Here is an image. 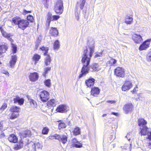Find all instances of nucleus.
Wrapping results in <instances>:
<instances>
[{
  "label": "nucleus",
  "mask_w": 151,
  "mask_h": 151,
  "mask_svg": "<svg viewBox=\"0 0 151 151\" xmlns=\"http://www.w3.org/2000/svg\"><path fill=\"white\" fill-rule=\"evenodd\" d=\"M106 102L107 103H110L111 104H113L115 103H116V102L114 100H112V101L108 100L106 101Z\"/></svg>",
  "instance_id": "obj_54"
},
{
  "label": "nucleus",
  "mask_w": 151,
  "mask_h": 151,
  "mask_svg": "<svg viewBox=\"0 0 151 151\" xmlns=\"http://www.w3.org/2000/svg\"><path fill=\"white\" fill-rule=\"evenodd\" d=\"M19 114L18 113L12 112L10 116V118L12 119H13L17 118L19 116Z\"/></svg>",
  "instance_id": "obj_32"
},
{
  "label": "nucleus",
  "mask_w": 151,
  "mask_h": 151,
  "mask_svg": "<svg viewBox=\"0 0 151 151\" xmlns=\"http://www.w3.org/2000/svg\"><path fill=\"white\" fill-rule=\"evenodd\" d=\"M106 114H103L102 115V117H104V116H106Z\"/></svg>",
  "instance_id": "obj_61"
},
{
  "label": "nucleus",
  "mask_w": 151,
  "mask_h": 151,
  "mask_svg": "<svg viewBox=\"0 0 151 151\" xmlns=\"http://www.w3.org/2000/svg\"><path fill=\"white\" fill-rule=\"evenodd\" d=\"M49 131V129L47 127H44L43 128L42 131V134H47Z\"/></svg>",
  "instance_id": "obj_35"
},
{
  "label": "nucleus",
  "mask_w": 151,
  "mask_h": 151,
  "mask_svg": "<svg viewBox=\"0 0 151 151\" xmlns=\"http://www.w3.org/2000/svg\"><path fill=\"white\" fill-rule=\"evenodd\" d=\"M12 22L17 25L19 28L23 30L28 27L29 25V22L27 20L22 19L18 17H13L12 19Z\"/></svg>",
  "instance_id": "obj_2"
},
{
  "label": "nucleus",
  "mask_w": 151,
  "mask_h": 151,
  "mask_svg": "<svg viewBox=\"0 0 151 151\" xmlns=\"http://www.w3.org/2000/svg\"><path fill=\"white\" fill-rule=\"evenodd\" d=\"M41 40L38 39L35 42V49L37 50L38 47L39 46L40 44Z\"/></svg>",
  "instance_id": "obj_43"
},
{
  "label": "nucleus",
  "mask_w": 151,
  "mask_h": 151,
  "mask_svg": "<svg viewBox=\"0 0 151 151\" xmlns=\"http://www.w3.org/2000/svg\"><path fill=\"white\" fill-rule=\"evenodd\" d=\"M72 145L73 147L76 148H81L82 147V144L79 142L76 144L75 143L73 145Z\"/></svg>",
  "instance_id": "obj_36"
},
{
  "label": "nucleus",
  "mask_w": 151,
  "mask_h": 151,
  "mask_svg": "<svg viewBox=\"0 0 151 151\" xmlns=\"http://www.w3.org/2000/svg\"><path fill=\"white\" fill-rule=\"evenodd\" d=\"M44 84L45 85L48 87H50V86L51 83L50 80L49 79L45 80L44 81Z\"/></svg>",
  "instance_id": "obj_39"
},
{
  "label": "nucleus",
  "mask_w": 151,
  "mask_h": 151,
  "mask_svg": "<svg viewBox=\"0 0 151 151\" xmlns=\"http://www.w3.org/2000/svg\"><path fill=\"white\" fill-rule=\"evenodd\" d=\"M151 39H147L141 44L139 46V49L140 51L146 50L149 47Z\"/></svg>",
  "instance_id": "obj_9"
},
{
  "label": "nucleus",
  "mask_w": 151,
  "mask_h": 151,
  "mask_svg": "<svg viewBox=\"0 0 151 151\" xmlns=\"http://www.w3.org/2000/svg\"><path fill=\"white\" fill-rule=\"evenodd\" d=\"M38 74L36 72L31 73L29 76L30 80L32 81H35L38 80Z\"/></svg>",
  "instance_id": "obj_14"
},
{
  "label": "nucleus",
  "mask_w": 151,
  "mask_h": 151,
  "mask_svg": "<svg viewBox=\"0 0 151 151\" xmlns=\"http://www.w3.org/2000/svg\"><path fill=\"white\" fill-rule=\"evenodd\" d=\"M139 134L141 136L147 135L146 138L150 140L149 142L147 143V148L151 149V130L147 126L141 127L140 128Z\"/></svg>",
  "instance_id": "obj_3"
},
{
  "label": "nucleus",
  "mask_w": 151,
  "mask_h": 151,
  "mask_svg": "<svg viewBox=\"0 0 151 151\" xmlns=\"http://www.w3.org/2000/svg\"><path fill=\"white\" fill-rule=\"evenodd\" d=\"M137 88H138V87L137 86H136V87H134L132 91L133 93H134L136 92V91L137 90Z\"/></svg>",
  "instance_id": "obj_55"
},
{
  "label": "nucleus",
  "mask_w": 151,
  "mask_h": 151,
  "mask_svg": "<svg viewBox=\"0 0 151 151\" xmlns=\"http://www.w3.org/2000/svg\"><path fill=\"white\" fill-rule=\"evenodd\" d=\"M23 146V143L22 142H19L15 145L14 149L16 150H17L22 148Z\"/></svg>",
  "instance_id": "obj_29"
},
{
  "label": "nucleus",
  "mask_w": 151,
  "mask_h": 151,
  "mask_svg": "<svg viewBox=\"0 0 151 151\" xmlns=\"http://www.w3.org/2000/svg\"><path fill=\"white\" fill-rule=\"evenodd\" d=\"M40 49H41L42 50L44 51H45L44 53V55H47L48 52V51L49 50L48 48L47 47L42 46L41 47H40Z\"/></svg>",
  "instance_id": "obj_33"
},
{
  "label": "nucleus",
  "mask_w": 151,
  "mask_h": 151,
  "mask_svg": "<svg viewBox=\"0 0 151 151\" xmlns=\"http://www.w3.org/2000/svg\"><path fill=\"white\" fill-rule=\"evenodd\" d=\"M39 96L41 101L44 102L47 101L50 98L49 92L45 90L41 92Z\"/></svg>",
  "instance_id": "obj_5"
},
{
  "label": "nucleus",
  "mask_w": 151,
  "mask_h": 151,
  "mask_svg": "<svg viewBox=\"0 0 151 151\" xmlns=\"http://www.w3.org/2000/svg\"><path fill=\"white\" fill-rule=\"evenodd\" d=\"M17 60V56L16 55H12L9 62V67L11 68H14Z\"/></svg>",
  "instance_id": "obj_10"
},
{
  "label": "nucleus",
  "mask_w": 151,
  "mask_h": 151,
  "mask_svg": "<svg viewBox=\"0 0 151 151\" xmlns=\"http://www.w3.org/2000/svg\"><path fill=\"white\" fill-rule=\"evenodd\" d=\"M114 74L117 77L123 78L125 76V71L124 68L117 67L114 70Z\"/></svg>",
  "instance_id": "obj_6"
},
{
  "label": "nucleus",
  "mask_w": 151,
  "mask_h": 151,
  "mask_svg": "<svg viewBox=\"0 0 151 151\" xmlns=\"http://www.w3.org/2000/svg\"><path fill=\"white\" fill-rule=\"evenodd\" d=\"M60 44L59 41L58 40H57L54 42L53 44V48L54 49L58 50L60 48Z\"/></svg>",
  "instance_id": "obj_27"
},
{
  "label": "nucleus",
  "mask_w": 151,
  "mask_h": 151,
  "mask_svg": "<svg viewBox=\"0 0 151 151\" xmlns=\"http://www.w3.org/2000/svg\"><path fill=\"white\" fill-rule=\"evenodd\" d=\"M60 17L58 15H53L52 17V21L56 20L58 19Z\"/></svg>",
  "instance_id": "obj_47"
},
{
  "label": "nucleus",
  "mask_w": 151,
  "mask_h": 151,
  "mask_svg": "<svg viewBox=\"0 0 151 151\" xmlns=\"http://www.w3.org/2000/svg\"><path fill=\"white\" fill-rule=\"evenodd\" d=\"M138 125L140 127V128L141 127H146V124H147V122L146 120L142 118H139L138 121Z\"/></svg>",
  "instance_id": "obj_20"
},
{
  "label": "nucleus",
  "mask_w": 151,
  "mask_h": 151,
  "mask_svg": "<svg viewBox=\"0 0 151 151\" xmlns=\"http://www.w3.org/2000/svg\"><path fill=\"white\" fill-rule=\"evenodd\" d=\"M109 62L111 64V65H114L116 63V60L114 58H111L109 61Z\"/></svg>",
  "instance_id": "obj_48"
},
{
  "label": "nucleus",
  "mask_w": 151,
  "mask_h": 151,
  "mask_svg": "<svg viewBox=\"0 0 151 151\" xmlns=\"http://www.w3.org/2000/svg\"><path fill=\"white\" fill-rule=\"evenodd\" d=\"M126 19L127 20H129L131 21H132L133 18L132 17L129 16H127L126 17Z\"/></svg>",
  "instance_id": "obj_52"
},
{
  "label": "nucleus",
  "mask_w": 151,
  "mask_h": 151,
  "mask_svg": "<svg viewBox=\"0 0 151 151\" xmlns=\"http://www.w3.org/2000/svg\"><path fill=\"white\" fill-rule=\"evenodd\" d=\"M133 106L131 104H128L124 105L123 109L124 112L127 114L131 112L133 109Z\"/></svg>",
  "instance_id": "obj_12"
},
{
  "label": "nucleus",
  "mask_w": 151,
  "mask_h": 151,
  "mask_svg": "<svg viewBox=\"0 0 151 151\" xmlns=\"http://www.w3.org/2000/svg\"><path fill=\"white\" fill-rule=\"evenodd\" d=\"M55 137L57 139L62 142L63 144H65L68 140V135L66 133H65L62 135H56Z\"/></svg>",
  "instance_id": "obj_8"
},
{
  "label": "nucleus",
  "mask_w": 151,
  "mask_h": 151,
  "mask_svg": "<svg viewBox=\"0 0 151 151\" xmlns=\"http://www.w3.org/2000/svg\"><path fill=\"white\" fill-rule=\"evenodd\" d=\"M63 2L61 0L57 1L54 6L55 12L60 14H62L63 11Z\"/></svg>",
  "instance_id": "obj_4"
},
{
  "label": "nucleus",
  "mask_w": 151,
  "mask_h": 151,
  "mask_svg": "<svg viewBox=\"0 0 151 151\" xmlns=\"http://www.w3.org/2000/svg\"><path fill=\"white\" fill-rule=\"evenodd\" d=\"M9 141L11 142L16 143L18 141V138L14 134H10L8 138Z\"/></svg>",
  "instance_id": "obj_19"
},
{
  "label": "nucleus",
  "mask_w": 151,
  "mask_h": 151,
  "mask_svg": "<svg viewBox=\"0 0 151 151\" xmlns=\"http://www.w3.org/2000/svg\"><path fill=\"white\" fill-rule=\"evenodd\" d=\"M51 61L50 56L49 55H47L45 58V65L47 66L50 65Z\"/></svg>",
  "instance_id": "obj_26"
},
{
  "label": "nucleus",
  "mask_w": 151,
  "mask_h": 151,
  "mask_svg": "<svg viewBox=\"0 0 151 151\" xmlns=\"http://www.w3.org/2000/svg\"><path fill=\"white\" fill-rule=\"evenodd\" d=\"M132 86V82L129 80H126L122 87V91H127L129 90Z\"/></svg>",
  "instance_id": "obj_7"
},
{
  "label": "nucleus",
  "mask_w": 151,
  "mask_h": 151,
  "mask_svg": "<svg viewBox=\"0 0 151 151\" xmlns=\"http://www.w3.org/2000/svg\"><path fill=\"white\" fill-rule=\"evenodd\" d=\"M86 10H83V13L85 15V14H86Z\"/></svg>",
  "instance_id": "obj_60"
},
{
  "label": "nucleus",
  "mask_w": 151,
  "mask_h": 151,
  "mask_svg": "<svg viewBox=\"0 0 151 151\" xmlns=\"http://www.w3.org/2000/svg\"><path fill=\"white\" fill-rule=\"evenodd\" d=\"M102 56V52H96L95 55L94 56V58H96L98 57H101Z\"/></svg>",
  "instance_id": "obj_46"
},
{
  "label": "nucleus",
  "mask_w": 151,
  "mask_h": 151,
  "mask_svg": "<svg viewBox=\"0 0 151 151\" xmlns=\"http://www.w3.org/2000/svg\"><path fill=\"white\" fill-rule=\"evenodd\" d=\"M2 64V63L0 61V65Z\"/></svg>",
  "instance_id": "obj_62"
},
{
  "label": "nucleus",
  "mask_w": 151,
  "mask_h": 151,
  "mask_svg": "<svg viewBox=\"0 0 151 151\" xmlns=\"http://www.w3.org/2000/svg\"><path fill=\"white\" fill-rule=\"evenodd\" d=\"M2 122H0V129H2Z\"/></svg>",
  "instance_id": "obj_58"
},
{
  "label": "nucleus",
  "mask_w": 151,
  "mask_h": 151,
  "mask_svg": "<svg viewBox=\"0 0 151 151\" xmlns=\"http://www.w3.org/2000/svg\"><path fill=\"white\" fill-rule=\"evenodd\" d=\"M111 114H114L115 115H116L117 114V113L112 112L111 113Z\"/></svg>",
  "instance_id": "obj_59"
},
{
  "label": "nucleus",
  "mask_w": 151,
  "mask_h": 151,
  "mask_svg": "<svg viewBox=\"0 0 151 151\" xmlns=\"http://www.w3.org/2000/svg\"><path fill=\"white\" fill-rule=\"evenodd\" d=\"M128 140L129 141V140H130V139H128Z\"/></svg>",
  "instance_id": "obj_63"
},
{
  "label": "nucleus",
  "mask_w": 151,
  "mask_h": 151,
  "mask_svg": "<svg viewBox=\"0 0 151 151\" xmlns=\"http://www.w3.org/2000/svg\"><path fill=\"white\" fill-rule=\"evenodd\" d=\"M80 129L78 127H76L73 131L74 135H76L80 134Z\"/></svg>",
  "instance_id": "obj_34"
},
{
  "label": "nucleus",
  "mask_w": 151,
  "mask_h": 151,
  "mask_svg": "<svg viewBox=\"0 0 151 151\" xmlns=\"http://www.w3.org/2000/svg\"><path fill=\"white\" fill-rule=\"evenodd\" d=\"M132 21H131L129 20H127L126 19V21H125V23H126L127 24H131L132 23Z\"/></svg>",
  "instance_id": "obj_53"
},
{
  "label": "nucleus",
  "mask_w": 151,
  "mask_h": 151,
  "mask_svg": "<svg viewBox=\"0 0 151 151\" xmlns=\"http://www.w3.org/2000/svg\"><path fill=\"white\" fill-rule=\"evenodd\" d=\"M51 70V67H47L44 68V72L43 73V75L44 76H45L48 73V71H50Z\"/></svg>",
  "instance_id": "obj_37"
},
{
  "label": "nucleus",
  "mask_w": 151,
  "mask_h": 151,
  "mask_svg": "<svg viewBox=\"0 0 151 151\" xmlns=\"http://www.w3.org/2000/svg\"><path fill=\"white\" fill-rule=\"evenodd\" d=\"M24 13L25 14H27L28 13H31V11H27L25 9H24L23 10Z\"/></svg>",
  "instance_id": "obj_56"
},
{
  "label": "nucleus",
  "mask_w": 151,
  "mask_h": 151,
  "mask_svg": "<svg viewBox=\"0 0 151 151\" xmlns=\"http://www.w3.org/2000/svg\"><path fill=\"white\" fill-rule=\"evenodd\" d=\"M75 16L76 17V19L78 20L79 19V15H78V13H77V14H76H76Z\"/></svg>",
  "instance_id": "obj_57"
},
{
  "label": "nucleus",
  "mask_w": 151,
  "mask_h": 151,
  "mask_svg": "<svg viewBox=\"0 0 151 151\" xmlns=\"http://www.w3.org/2000/svg\"><path fill=\"white\" fill-rule=\"evenodd\" d=\"M56 105L55 100L54 99H52L50 100V101L47 102V106L48 107H54Z\"/></svg>",
  "instance_id": "obj_24"
},
{
  "label": "nucleus",
  "mask_w": 151,
  "mask_h": 151,
  "mask_svg": "<svg viewBox=\"0 0 151 151\" xmlns=\"http://www.w3.org/2000/svg\"><path fill=\"white\" fill-rule=\"evenodd\" d=\"M72 141L73 143L72 145H73L75 143L76 144L78 142V141L77 140V139L76 138H73L72 139Z\"/></svg>",
  "instance_id": "obj_49"
},
{
  "label": "nucleus",
  "mask_w": 151,
  "mask_h": 151,
  "mask_svg": "<svg viewBox=\"0 0 151 151\" xmlns=\"http://www.w3.org/2000/svg\"><path fill=\"white\" fill-rule=\"evenodd\" d=\"M86 0H80L79 4L81 9H83L86 2Z\"/></svg>",
  "instance_id": "obj_31"
},
{
  "label": "nucleus",
  "mask_w": 151,
  "mask_h": 151,
  "mask_svg": "<svg viewBox=\"0 0 151 151\" xmlns=\"http://www.w3.org/2000/svg\"><path fill=\"white\" fill-rule=\"evenodd\" d=\"M20 108L18 106H13L9 109L10 111L12 112L18 113L20 111Z\"/></svg>",
  "instance_id": "obj_23"
},
{
  "label": "nucleus",
  "mask_w": 151,
  "mask_h": 151,
  "mask_svg": "<svg viewBox=\"0 0 151 151\" xmlns=\"http://www.w3.org/2000/svg\"><path fill=\"white\" fill-rule=\"evenodd\" d=\"M1 72L2 73L4 74H6V75L8 76H9V73L7 71H6L4 70H1Z\"/></svg>",
  "instance_id": "obj_50"
},
{
  "label": "nucleus",
  "mask_w": 151,
  "mask_h": 151,
  "mask_svg": "<svg viewBox=\"0 0 151 151\" xmlns=\"http://www.w3.org/2000/svg\"><path fill=\"white\" fill-rule=\"evenodd\" d=\"M50 34L54 37H57L58 34V30L56 28L51 27L50 30Z\"/></svg>",
  "instance_id": "obj_21"
},
{
  "label": "nucleus",
  "mask_w": 151,
  "mask_h": 151,
  "mask_svg": "<svg viewBox=\"0 0 151 151\" xmlns=\"http://www.w3.org/2000/svg\"><path fill=\"white\" fill-rule=\"evenodd\" d=\"M28 99L29 100L31 105L34 107H36L37 106V104L35 101L31 99L30 97H28Z\"/></svg>",
  "instance_id": "obj_30"
},
{
  "label": "nucleus",
  "mask_w": 151,
  "mask_h": 151,
  "mask_svg": "<svg viewBox=\"0 0 151 151\" xmlns=\"http://www.w3.org/2000/svg\"><path fill=\"white\" fill-rule=\"evenodd\" d=\"M35 150H36V149L37 148L38 149L39 148H42V144H40L39 142L37 143L36 144H35Z\"/></svg>",
  "instance_id": "obj_41"
},
{
  "label": "nucleus",
  "mask_w": 151,
  "mask_h": 151,
  "mask_svg": "<svg viewBox=\"0 0 151 151\" xmlns=\"http://www.w3.org/2000/svg\"><path fill=\"white\" fill-rule=\"evenodd\" d=\"M146 59L147 61H151V51L147 55Z\"/></svg>",
  "instance_id": "obj_44"
},
{
  "label": "nucleus",
  "mask_w": 151,
  "mask_h": 151,
  "mask_svg": "<svg viewBox=\"0 0 151 151\" xmlns=\"http://www.w3.org/2000/svg\"><path fill=\"white\" fill-rule=\"evenodd\" d=\"M66 106L64 105H60L57 107L56 110L57 112L64 113L67 111Z\"/></svg>",
  "instance_id": "obj_16"
},
{
  "label": "nucleus",
  "mask_w": 151,
  "mask_h": 151,
  "mask_svg": "<svg viewBox=\"0 0 151 151\" xmlns=\"http://www.w3.org/2000/svg\"><path fill=\"white\" fill-rule=\"evenodd\" d=\"M62 122L61 120H60L57 121L58 122H59L58 124V128L60 129L61 128H64L66 127L65 124Z\"/></svg>",
  "instance_id": "obj_28"
},
{
  "label": "nucleus",
  "mask_w": 151,
  "mask_h": 151,
  "mask_svg": "<svg viewBox=\"0 0 151 151\" xmlns=\"http://www.w3.org/2000/svg\"><path fill=\"white\" fill-rule=\"evenodd\" d=\"M47 15V18L46 23V26L47 29L48 28L51 21L52 19V14L50 13H49Z\"/></svg>",
  "instance_id": "obj_22"
},
{
  "label": "nucleus",
  "mask_w": 151,
  "mask_h": 151,
  "mask_svg": "<svg viewBox=\"0 0 151 151\" xmlns=\"http://www.w3.org/2000/svg\"><path fill=\"white\" fill-rule=\"evenodd\" d=\"M132 39L134 42L137 44H139L143 41L141 36L139 35L136 34H134L132 35Z\"/></svg>",
  "instance_id": "obj_11"
},
{
  "label": "nucleus",
  "mask_w": 151,
  "mask_h": 151,
  "mask_svg": "<svg viewBox=\"0 0 151 151\" xmlns=\"http://www.w3.org/2000/svg\"><path fill=\"white\" fill-rule=\"evenodd\" d=\"M95 80L93 78L91 77L86 81L85 83L88 87H91L94 84Z\"/></svg>",
  "instance_id": "obj_15"
},
{
  "label": "nucleus",
  "mask_w": 151,
  "mask_h": 151,
  "mask_svg": "<svg viewBox=\"0 0 151 151\" xmlns=\"http://www.w3.org/2000/svg\"><path fill=\"white\" fill-rule=\"evenodd\" d=\"M95 42L93 39L91 37L88 38L86 49H85L83 54L81 56V61L83 64L81 73L79 75V79L86 76L88 73L89 70L92 72L98 71L101 68L98 64L93 63L89 66L91 57L94 52Z\"/></svg>",
  "instance_id": "obj_1"
},
{
  "label": "nucleus",
  "mask_w": 151,
  "mask_h": 151,
  "mask_svg": "<svg viewBox=\"0 0 151 151\" xmlns=\"http://www.w3.org/2000/svg\"><path fill=\"white\" fill-rule=\"evenodd\" d=\"M58 135V134H55L53 135H52L50 137V139H57V138H56L55 137L56 136H55V135Z\"/></svg>",
  "instance_id": "obj_51"
},
{
  "label": "nucleus",
  "mask_w": 151,
  "mask_h": 151,
  "mask_svg": "<svg viewBox=\"0 0 151 151\" xmlns=\"http://www.w3.org/2000/svg\"><path fill=\"white\" fill-rule=\"evenodd\" d=\"M31 136V132L29 130H26L21 134V137L23 138L29 137Z\"/></svg>",
  "instance_id": "obj_25"
},
{
  "label": "nucleus",
  "mask_w": 151,
  "mask_h": 151,
  "mask_svg": "<svg viewBox=\"0 0 151 151\" xmlns=\"http://www.w3.org/2000/svg\"><path fill=\"white\" fill-rule=\"evenodd\" d=\"M13 100L14 103H18L20 105H22L24 101V99L23 98H21L19 96H16L14 98Z\"/></svg>",
  "instance_id": "obj_17"
},
{
  "label": "nucleus",
  "mask_w": 151,
  "mask_h": 151,
  "mask_svg": "<svg viewBox=\"0 0 151 151\" xmlns=\"http://www.w3.org/2000/svg\"><path fill=\"white\" fill-rule=\"evenodd\" d=\"M0 30L1 31L2 35L5 37L7 38L11 42L13 41V40L10 37L11 36H12L11 34H8L5 32L1 27H0Z\"/></svg>",
  "instance_id": "obj_13"
},
{
  "label": "nucleus",
  "mask_w": 151,
  "mask_h": 151,
  "mask_svg": "<svg viewBox=\"0 0 151 151\" xmlns=\"http://www.w3.org/2000/svg\"><path fill=\"white\" fill-rule=\"evenodd\" d=\"M91 93L92 95L96 96L100 93V89L98 87H94L92 88Z\"/></svg>",
  "instance_id": "obj_18"
},
{
  "label": "nucleus",
  "mask_w": 151,
  "mask_h": 151,
  "mask_svg": "<svg viewBox=\"0 0 151 151\" xmlns=\"http://www.w3.org/2000/svg\"><path fill=\"white\" fill-rule=\"evenodd\" d=\"M40 58V55L38 54H35L34 55L33 58L35 61H39Z\"/></svg>",
  "instance_id": "obj_40"
},
{
  "label": "nucleus",
  "mask_w": 151,
  "mask_h": 151,
  "mask_svg": "<svg viewBox=\"0 0 151 151\" xmlns=\"http://www.w3.org/2000/svg\"><path fill=\"white\" fill-rule=\"evenodd\" d=\"M7 107V104L6 103H4L3 104L2 106L0 108V111L1 112L4 111V109Z\"/></svg>",
  "instance_id": "obj_45"
},
{
  "label": "nucleus",
  "mask_w": 151,
  "mask_h": 151,
  "mask_svg": "<svg viewBox=\"0 0 151 151\" xmlns=\"http://www.w3.org/2000/svg\"><path fill=\"white\" fill-rule=\"evenodd\" d=\"M12 50L13 53H15L17 51V47L14 44L12 43Z\"/></svg>",
  "instance_id": "obj_38"
},
{
  "label": "nucleus",
  "mask_w": 151,
  "mask_h": 151,
  "mask_svg": "<svg viewBox=\"0 0 151 151\" xmlns=\"http://www.w3.org/2000/svg\"><path fill=\"white\" fill-rule=\"evenodd\" d=\"M27 20L28 21H29L32 22H33L34 20L33 17L31 15H29L27 17Z\"/></svg>",
  "instance_id": "obj_42"
}]
</instances>
